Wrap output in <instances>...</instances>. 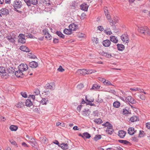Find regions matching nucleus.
<instances>
[{
  "label": "nucleus",
  "mask_w": 150,
  "mask_h": 150,
  "mask_svg": "<svg viewBox=\"0 0 150 150\" xmlns=\"http://www.w3.org/2000/svg\"><path fill=\"white\" fill-rule=\"evenodd\" d=\"M43 33L44 35H45V36L47 35V34L49 33L48 30L47 29H45L43 30Z\"/></svg>",
  "instance_id": "680f3d73"
},
{
  "label": "nucleus",
  "mask_w": 150,
  "mask_h": 150,
  "mask_svg": "<svg viewBox=\"0 0 150 150\" xmlns=\"http://www.w3.org/2000/svg\"><path fill=\"white\" fill-rule=\"evenodd\" d=\"M98 110H96L95 111L93 112L92 115H93L94 116H98Z\"/></svg>",
  "instance_id": "5fc2aeb1"
},
{
  "label": "nucleus",
  "mask_w": 150,
  "mask_h": 150,
  "mask_svg": "<svg viewBox=\"0 0 150 150\" xmlns=\"http://www.w3.org/2000/svg\"><path fill=\"white\" fill-rule=\"evenodd\" d=\"M118 141L121 143L125 144H130V142H129L125 140H119Z\"/></svg>",
  "instance_id": "72a5a7b5"
},
{
  "label": "nucleus",
  "mask_w": 150,
  "mask_h": 150,
  "mask_svg": "<svg viewBox=\"0 0 150 150\" xmlns=\"http://www.w3.org/2000/svg\"><path fill=\"white\" fill-rule=\"evenodd\" d=\"M20 49L21 50L26 52H29L30 51L29 49L25 46H20Z\"/></svg>",
  "instance_id": "6ab92c4d"
},
{
  "label": "nucleus",
  "mask_w": 150,
  "mask_h": 150,
  "mask_svg": "<svg viewBox=\"0 0 150 150\" xmlns=\"http://www.w3.org/2000/svg\"><path fill=\"white\" fill-rule=\"evenodd\" d=\"M121 40L124 42L126 43H128L129 42V38L128 36L126 34H123L120 37Z\"/></svg>",
  "instance_id": "39448f33"
},
{
  "label": "nucleus",
  "mask_w": 150,
  "mask_h": 150,
  "mask_svg": "<svg viewBox=\"0 0 150 150\" xmlns=\"http://www.w3.org/2000/svg\"><path fill=\"white\" fill-rule=\"evenodd\" d=\"M104 84L107 86H109L110 85H112L110 82L108 80L105 79V81L104 83Z\"/></svg>",
  "instance_id": "c9c22d12"
},
{
  "label": "nucleus",
  "mask_w": 150,
  "mask_h": 150,
  "mask_svg": "<svg viewBox=\"0 0 150 150\" xmlns=\"http://www.w3.org/2000/svg\"><path fill=\"white\" fill-rule=\"evenodd\" d=\"M128 133L130 135H133L135 132L134 129L133 127H129L128 130Z\"/></svg>",
  "instance_id": "4be33fe9"
},
{
  "label": "nucleus",
  "mask_w": 150,
  "mask_h": 150,
  "mask_svg": "<svg viewBox=\"0 0 150 150\" xmlns=\"http://www.w3.org/2000/svg\"><path fill=\"white\" fill-rule=\"evenodd\" d=\"M59 146L63 149H68V146L67 144H61Z\"/></svg>",
  "instance_id": "393cba45"
},
{
  "label": "nucleus",
  "mask_w": 150,
  "mask_h": 150,
  "mask_svg": "<svg viewBox=\"0 0 150 150\" xmlns=\"http://www.w3.org/2000/svg\"><path fill=\"white\" fill-rule=\"evenodd\" d=\"M7 39L11 42L13 43L15 40L14 38L12 37L11 36H8L7 37Z\"/></svg>",
  "instance_id": "f704fd0d"
},
{
  "label": "nucleus",
  "mask_w": 150,
  "mask_h": 150,
  "mask_svg": "<svg viewBox=\"0 0 150 150\" xmlns=\"http://www.w3.org/2000/svg\"><path fill=\"white\" fill-rule=\"evenodd\" d=\"M101 138V136L100 135H96L94 138V139L95 141H97L99 139H100Z\"/></svg>",
  "instance_id": "58836bf2"
},
{
  "label": "nucleus",
  "mask_w": 150,
  "mask_h": 150,
  "mask_svg": "<svg viewBox=\"0 0 150 150\" xmlns=\"http://www.w3.org/2000/svg\"><path fill=\"white\" fill-rule=\"evenodd\" d=\"M139 120L138 118L136 116H133L130 118V120L132 122L136 121Z\"/></svg>",
  "instance_id": "a878e982"
},
{
  "label": "nucleus",
  "mask_w": 150,
  "mask_h": 150,
  "mask_svg": "<svg viewBox=\"0 0 150 150\" xmlns=\"http://www.w3.org/2000/svg\"><path fill=\"white\" fill-rule=\"evenodd\" d=\"M100 54L102 56H104L108 58H110L112 56L111 54L102 51L100 52Z\"/></svg>",
  "instance_id": "dca6fc26"
},
{
  "label": "nucleus",
  "mask_w": 150,
  "mask_h": 150,
  "mask_svg": "<svg viewBox=\"0 0 150 150\" xmlns=\"http://www.w3.org/2000/svg\"><path fill=\"white\" fill-rule=\"evenodd\" d=\"M38 63L35 61H32L30 62L29 66L32 68H36L38 66Z\"/></svg>",
  "instance_id": "4468645a"
},
{
  "label": "nucleus",
  "mask_w": 150,
  "mask_h": 150,
  "mask_svg": "<svg viewBox=\"0 0 150 150\" xmlns=\"http://www.w3.org/2000/svg\"><path fill=\"white\" fill-rule=\"evenodd\" d=\"M25 104L26 106L29 107L30 106L32 105V103L31 101L28 99L26 100Z\"/></svg>",
  "instance_id": "cd10ccee"
},
{
  "label": "nucleus",
  "mask_w": 150,
  "mask_h": 150,
  "mask_svg": "<svg viewBox=\"0 0 150 150\" xmlns=\"http://www.w3.org/2000/svg\"><path fill=\"white\" fill-rule=\"evenodd\" d=\"M80 7L82 10L84 11H87L88 6L86 4L83 3L81 5Z\"/></svg>",
  "instance_id": "f3484780"
},
{
  "label": "nucleus",
  "mask_w": 150,
  "mask_h": 150,
  "mask_svg": "<svg viewBox=\"0 0 150 150\" xmlns=\"http://www.w3.org/2000/svg\"><path fill=\"white\" fill-rule=\"evenodd\" d=\"M104 11L106 17H107V15L110 16V15L109 14V13L108 12V11L107 9L105 8L104 10Z\"/></svg>",
  "instance_id": "bf43d9fd"
},
{
  "label": "nucleus",
  "mask_w": 150,
  "mask_h": 150,
  "mask_svg": "<svg viewBox=\"0 0 150 150\" xmlns=\"http://www.w3.org/2000/svg\"><path fill=\"white\" fill-rule=\"evenodd\" d=\"M64 33L66 34L69 35L71 34L72 33V31L70 29H65L64 30Z\"/></svg>",
  "instance_id": "bb28decb"
},
{
  "label": "nucleus",
  "mask_w": 150,
  "mask_h": 150,
  "mask_svg": "<svg viewBox=\"0 0 150 150\" xmlns=\"http://www.w3.org/2000/svg\"><path fill=\"white\" fill-rule=\"evenodd\" d=\"M98 79L100 81L103 82V83H104V81H105V79L100 77H98Z\"/></svg>",
  "instance_id": "e2e57ef3"
},
{
  "label": "nucleus",
  "mask_w": 150,
  "mask_h": 150,
  "mask_svg": "<svg viewBox=\"0 0 150 150\" xmlns=\"http://www.w3.org/2000/svg\"><path fill=\"white\" fill-rule=\"evenodd\" d=\"M122 112L123 113L125 114H127L129 113V111L126 109H123Z\"/></svg>",
  "instance_id": "0e129e2a"
},
{
  "label": "nucleus",
  "mask_w": 150,
  "mask_h": 150,
  "mask_svg": "<svg viewBox=\"0 0 150 150\" xmlns=\"http://www.w3.org/2000/svg\"><path fill=\"white\" fill-rule=\"evenodd\" d=\"M18 42L22 44H24L25 42V35L22 34H19V36Z\"/></svg>",
  "instance_id": "20e7f679"
},
{
  "label": "nucleus",
  "mask_w": 150,
  "mask_h": 150,
  "mask_svg": "<svg viewBox=\"0 0 150 150\" xmlns=\"http://www.w3.org/2000/svg\"><path fill=\"white\" fill-rule=\"evenodd\" d=\"M103 45L105 47H108L110 46L111 44L110 41L108 40H104L103 42Z\"/></svg>",
  "instance_id": "9b49d317"
},
{
  "label": "nucleus",
  "mask_w": 150,
  "mask_h": 150,
  "mask_svg": "<svg viewBox=\"0 0 150 150\" xmlns=\"http://www.w3.org/2000/svg\"><path fill=\"white\" fill-rule=\"evenodd\" d=\"M23 106L24 105L21 102H18L16 105V107L18 108H21L23 107Z\"/></svg>",
  "instance_id": "473e14b6"
},
{
  "label": "nucleus",
  "mask_w": 150,
  "mask_h": 150,
  "mask_svg": "<svg viewBox=\"0 0 150 150\" xmlns=\"http://www.w3.org/2000/svg\"><path fill=\"white\" fill-rule=\"evenodd\" d=\"M83 86H84L83 84L82 83H80L77 86L78 88L80 89L83 88Z\"/></svg>",
  "instance_id": "338daca9"
},
{
  "label": "nucleus",
  "mask_w": 150,
  "mask_h": 150,
  "mask_svg": "<svg viewBox=\"0 0 150 150\" xmlns=\"http://www.w3.org/2000/svg\"><path fill=\"white\" fill-rule=\"evenodd\" d=\"M58 70L60 72H62L64 71V69H63L62 67L60 66L58 69Z\"/></svg>",
  "instance_id": "13d9d810"
},
{
  "label": "nucleus",
  "mask_w": 150,
  "mask_h": 150,
  "mask_svg": "<svg viewBox=\"0 0 150 150\" xmlns=\"http://www.w3.org/2000/svg\"><path fill=\"white\" fill-rule=\"evenodd\" d=\"M125 101L126 102H129L132 104H135L136 103L135 100L131 96H127L125 99Z\"/></svg>",
  "instance_id": "423d86ee"
},
{
  "label": "nucleus",
  "mask_w": 150,
  "mask_h": 150,
  "mask_svg": "<svg viewBox=\"0 0 150 150\" xmlns=\"http://www.w3.org/2000/svg\"><path fill=\"white\" fill-rule=\"evenodd\" d=\"M15 75L17 77H20L23 75V73L22 71H21L18 69V70L15 71L14 72Z\"/></svg>",
  "instance_id": "ddd939ff"
},
{
  "label": "nucleus",
  "mask_w": 150,
  "mask_h": 150,
  "mask_svg": "<svg viewBox=\"0 0 150 150\" xmlns=\"http://www.w3.org/2000/svg\"><path fill=\"white\" fill-rule=\"evenodd\" d=\"M113 106L115 108H118L120 106V103L118 101L114 102L113 103Z\"/></svg>",
  "instance_id": "c756f323"
},
{
  "label": "nucleus",
  "mask_w": 150,
  "mask_h": 150,
  "mask_svg": "<svg viewBox=\"0 0 150 150\" xmlns=\"http://www.w3.org/2000/svg\"><path fill=\"white\" fill-rule=\"evenodd\" d=\"M47 101V100L46 99L43 98L41 100L40 102V103L42 105H46Z\"/></svg>",
  "instance_id": "37998d69"
},
{
  "label": "nucleus",
  "mask_w": 150,
  "mask_h": 150,
  "mask_svg": "<svg viewBox=\"0 0 150 150\" xmlns=\"http://www.w3.org/2000/svg\"><path fill=\"white\" fill-rule=\"evenodd\" d=\"M114 24L116 23L117 22L118 20V18L117 17H114L113 18Z\"/></svg>",
  "instance_id": "3c124183"
},
{
  "label": "nucleus",
  "mask_w": 150,
  "mask_h": 150,
  "mask_svg": "<svg viewBox=\"0 0 150 150\" xmlns=\"http://www.w3.org/2000/svg\"><path fill=\"white\" fill-rule=\"evenodd\" d=\"M0 13L1 14L7 15L9 13V11L6 8H2L0 10Z\"/></svg>",
  "instance_id": "9d476101"
},
{
  "label": "nucleus",
  "mask_w": 150,
  "mask_h": 150,
  "mask_svg": "<svg viewBox=\"0 0 150 150\" xmlns=\"http://www.w3.org/2000/svg\"><path fill=\"white\" fill-rule=\"evenodd\" d=\"M18 69L23 72L26 71L28 69V65L26 64H21L18 67Z\"/></svg>",
  "instance_id": "7ed1b4c3"
},
{
  "label": "nucleus",
  "mask_w": 150,
  "mask_h": 150,
  "mask_svg": "<svg viewBox=\"0 0 150 150\" xmlns=\"http://www.w3.org/2000/svg\"><path fill=\"white\" fill-rule=\"evenodd\" d=\"M78 36L79 38H83L86 36V35L84 34L81 33H79L78 34Z\"/></svg>",
  "instance_id": "603ef678"
},
{
  "label": "nucleus",
  "mask_w": 150,
  "mask_h": 150,
  "mask_svg": "<svg viewBox=\"0 0 150 150\" xmlns=\"http://www.w3.org/2000/svg\"><path fill=\"white\" fill-rule=\"evenodd\" d=\"M9 141L14 146H16L17 145V143L15 141L11 139V140H9Z\"/></svg>",
  "instance_id": "8fccbe9b"
},
{
  "label": "nucleus",
  "mask_w": 150,
  "mask_h": 150,
  "mask_svg": "<svg viewBox=\"0 0 150 150\" xmlns=\"http://www.w3.org/2000/svg\"><path fill=\"white\" fill-rule=\"evenodd\" d=\"M108 20L109 22L110 23H112V25L114 24L113 23V20H112L110 18V16H108L107 15V17H106Z\"/></svg>",
  "instance_id": "4c0bfd02"
},
{
  "label": "nucleus",
  "mask_w": 150,
  "mask_h": 150,
  "mask_svg": "<svg viewBox=\"0 0 150 150\" xmlns=\"http://www.w3.org/2000/svg\"><path fill=\"white\" fill-rule=\"evenodd\" d=\"M146 127L148 129H150V122L146 123Z\"/></svg>",
  "instance_id": "774afa93"
},
{
  "label": "nucleus",
  "mask_w": 150,
  "mask_h": 150,
  "mask_svg": "<svg viewBox=\"0 0 150 150\" xmlns=\"http://www.w3.org/2000/svg\"><path fill=\"white\" fill-rule=\"evenodd\" d=\"M25 2L26 3L27 5L28 6H31V3L30 2L29 0H24Z\"/></svg>",
  "instance_id": "4d7b16f0"
},
{
  "label": "nucleus",
  "mask_w": 150,
  "mask_h": 150,
  "mask_svg": "<svg viewBox=\"0 0 150 150\" xmlns=\"http://www.w3.org/2000/svg\"><path fill=\"white\" fill-rule=\"evenodd\" d=\"M92 41L94 44H96L98 42V39L96 38H93Z\"/></svg>",
  "instance_id": "79ce46f5"
},
{
  "label": "nucleus",
  "mask_w": 150,
  "mask_h": 150,
  "mask_svg": "<svg viewBox=\"0 0 150 150\" xmlns=\"http://www.w3.org/2000/svg\"><path fill=\"white\" fill-rule=\"evenodd\" d=\"M92 70H87L84 69H79L77 70L76 73L78 75H84L86 74H89L92 73Z\"/></svg>",
  "instance_id": "f03ea898"
},
{
  "label": "nucleus",
  "mask_w": 150,
  "mask_h": 150,
  "mask_svg": "<svg viewBox=\"0 0 150 150\" xmlns=\"http://www.w3.org/2000/svg\"><path fill=\"white\" fill-rule=\"evenodd\" d=\"M91 112L88 109H85L83 111H82V114L83 116H87L90 114Z\"/></svg>",
  "instance_id": "1a4fd4ad"
},
{
  "label": "nucleus",
  "mask_w": 150,
  "mask_h": 150,
  "mask_svg": "<svg viewBox=\"0 0 150 150\" xmlns=\"http://www.w3.org/2000/svg\"><path fill=\"white\" fill-rule=\"evenodd\" d=\"M140 98L142 100H144L145 99V96L144 95H141L140 96Z\"/></svg>",
  "instance_id": "69168bd1"
},
{
  "label": "nucleus",
  "mask_w": 150,
  "mask_h": 150,
  "mask_svg": "<svg viewBox=\"0 0 150 150\" xmlns=\"http://www.w3.org/2000/svg\"><path fill=\"white\" fill-rule=\"evenodd\" d=\"M56 34L60 37L62 38H64V35L62 34V33L60 31H57Z\"/></svg>",
  "instance_id": "e433bc0d"
},
{
  "label": "nucleus",
  "mask_w": 150,
  "mask_h": 150,
  "mask_svg": "<svg viewBox=\"0 0 150 150\" xmlns=\"http://www.w3.org/2000/svg\"><path fill=\"white\" fill-rule=\"evenodd\" d=\"M126 132L123 130H120L118 132V136L121 138H124L126 134Z\"/></svg>",
  "instance_id": "412c9836"
},
{
  "label": "nucleus",
  "mask_w": 150,
  "mask_h": 150,
  "mask_svg": "<svg viewBox=\"0 0 150 150\" xmlns=\"http://www.w3.org/2000/svg\"><path fill=\"white\" fill-rule=\"evenodd\" d=\"M139 32L144 34L145 35H148L150 34L149 29L146 26H142L138 28Z\"/></svg>",
  "instance_id": "f257e3e1"
},
{
  "label": "nucleus",
  "mask_w": 150,
  "mask_h": 150,
  "mask_svg": "<svg viewBox=\"0 0 150 150\" xmlns=\"http://www.w3.org/2000/svg\"><path fill=\"white\" fill-rule=\"evenodd\" d=\"M77 26L74 24H70L69 26V28L72 31H74L76 30L77 28Z\"/></svg>",
  "instance_id": "f8f14e48"
},
{
  "label": "nucleus",
  "mask_w": 150,
  "mask_h": 150,
  "mask_svg": "<svg viewBox=\"0 0 150 150\" xmlns=\"http://www.w3.org/2000/svg\"><path fill=\"white\" fill-rule=\"evenodd\" d=\"M94 122L97 124H101L102 123V121L100 118L95 119L94 120Z\"/></svg>",
  "instance_id": "ea45409f"
},
{
  "label": "nucleus",
  "mask_w": 150,
  "mask_h": 150,
  "mask_svg": "<svg viewBox=\"0 0 150 150\" xmlns=\"http://www.w3.org/2000/svg\"><path fill=\"white\" fill-rule=\"evenodd\" d=\"M0 73H5V68L3 67H0Z\"/></svg>",
  "instance_id": "de8ad7c7"
},
{
  "label": "nucleus",
  "mask_w": 150,
  "mask_h": 150,
  "mask_svg": "<svg viewBox=\"0 0 150 150\" xmlns=\"http://www.w3.org/2000/svg\"><path fill=\"white\" fill-rule=\"evenodd\" d=\"M85 100L88 102H92L94 101V98L90 97L89 95H87L86 96Z\"/></svg>",
  "instance_id": "2eb2a0df"
},
{
  "label": "nucleus",
  "mask_w": 150,
  "mask_h": 150,
  "mask_svg": "<svg viewBox=\"0 0 150 150\" xmlns=\"http://www.w3.org/2000/svg\"><path fill=\"white\" fill-rule=\"evenodd\" d=\"M83 134V138L85 137L86 139H89L91 137L90 134L87 132L84 133Z\"/></svg>",
  "instance_id": "7c9ffc66"
},
{
  "label": "nucleus",
  "mask_w": 150,
  "mask_h": 150,
  "mask_svg": "<svg viewBox=\"0 0 150 150\" xmlns=\"http://www.w3.org/2000/svg\"><path fill=\"white\" fill-rule=\"evenodd\" d=\"M117 46L118 50L119 51H122L125 49V46L122 44H117Z\"/></svg>",
  "instance_id": "5701e85b"
},
{
  "label": "nucleus",
  "mask_w": 150,
  "mask_h": 150,
  "mask_svg": "<svg viewBox=\"0 0 150 150\" xmlns=\"http://www.w3.org/2000/svg\"><path fill=\"white\" fill-rule=\"evenodd\" d=\"M21 94L23 97L25 98L27 97V95L25 92H21Z\"/></svg>",
  "instance_id": "6e6d98bb"
},
{
  "label": "nucleus",
  "mask_w": 150,
  "mask_h": 150,
  "mask_svg": "<svg viewBox=\"0 0 150 150\" xmlns=\"http://www.w3.org/2000/svg\"><path fill=\"white\" fill-rule=\"evenodd\" d=\"M40 140L42 142L45 143L46 142L47 138L45 137H41L40 138Z\"/></svg>",
  "instance_id": "c03bdc74"
},
{
  "label": "nucleus",
  "mask_w": 150,
  "mask_h": 150,
  "mask_svg": "<svg viewBox=\"0 0 150 150\" xmlns=\"http://www.w3.org/2000/svg\"><path fill=\"white\" fill-rule=\"evenodd\" d=\"M100 86L98 85L97 84H94L92 87L91 88V90H97L100 88Z\"/></svg>",
  "instance_id": "b1692460"
},
{
  "label": "nucleus",
  "mask_w": 150,
  "mask_h": 150,
  "mask_svg": "<svg viewBox=\"0 0 150 150\" xmlns=\"http://www.w3.org/2000/svg\"><path fill=\"white\" fill-rule=\"evenodd\" d=\"M28 56L30 58L35 59L36 58V57L35 55L31 53H29Z\"/></svg>",
  "instance_id": "a18cd8bd"
},
{
  "label": "nucleus",
  "mask_w": 150,
  "mask_h": 150,
  "mask_svg": "<svg viewBox=\"0 0 150 150\" xmlns=\"http://www.w3.org/2000/svg\"><path fill=\"white\" fill-rule=\"evenodd\" d=\"M8 71L9 73L13 74L14 73L15 70L13 69V67H11L8 69Z\"/></svg>",
  "instance_id": "2f4dec72"
},
{
  "label": "nucleus",
  "mask_w": 150,
  "mask_h": 150,
  "mask_svg": "<svg viewBox=\"0 0 150 150\" xmlns=\"http://www.w3.org/2000/svg\"><path fill=\"white\" fill-rule=\"evenodd\" d=\"M34 94L35 95H38L40 93V91L38 89H36L34 91Z\"/></svg>",
  "instance_id": "864d4df0"
},
{
  "label": "nucleus",
  "mask_w": 150,
  "mask_h": 150,
  "mask_svg": "<svg viewBox=\"0 0 150 150\" xmlns=\"http://www.w3.org/2000/svg\"><path fill=\"white\" fill-rule=\"evenodd\" d=\"M54 85L53 83L50 84L48 83L47 84L45 87V89H50V90L53 89L54 88Z\"/></svg>",
  "instance_id": "6e6552de"
},
{
  "label": "nucleus",
  "mask_w": 150,
  "mask_h": 150,
  "mask_svg": "<svg viewBox=\"0 0 150 150\" xmlns=\"http://www.w3.org/2000/svg\"><path fill=\"white\" fill-rule=\"evenodd\" d=\"M18 127L17 126L11 125L10 127V129L12 131H16L18 129Z\"/></svg>",
  "instance_id": "c85d7f7f"
},
{
  "label": "nucleus",
  "mask_w": 150,
  "mask_h": 150,
  "mask_svg": "<svg viewBox=\"0 0 150 150\" xmlns=\"http://www.w3.org/2000/svg\"><path fill=\"white\" fill-rule=\"evenodd\" d=\"M45 38L48 40H50L52 39V37L49 33H47L45 36Z\"/></svg>",
  "instance_id": "09e8293b"
},
{
  "label": "nucleus",
  "mask_w": 150,
  "mask_h": 150,
  "mask_svg": "<svg viewBox=\"0 0 150 150\" xmlns=\"http://www.w3.org/2000/svg\"><path fill=\"white\" fill-rule=\"evenodd\" d=\"M30 144L32 146L34 147L36 145V144H37V142L35 141L33 142L30 143Z\"/></svg>",
  "instance_id": "052dcab7"
},
{
  "label": "nucleus",
  "mask_w": 150,
  "mask_h": 150,
  "mask_svg": "<svg viewBox=\"0 0 150 150\" xmlns=\"http://www.w3.org/2000/svg\"><path fill=\"white\" fill-rule=\"evenodd\" d=\"M103 125L105 126V127H111L112 126V125L110 124V123L108 122H106L105 124Z\"/></svg>",
  "instance_id": "49530a36"
},
{
  "label": "nucleus",
  "mask_w": 150,
  "mask_h": 150,
  "mask_svg": "<svg viewBox=\"0 0 150 150\" xmlns=\"http://www.w3.org/2000/svg\"><path fill=\"white\" fill-rule=\"evenodd\" d=\"M113 131L112 126L107 127V129L106 130V132L108 134L111 135L112 134Z\"/></svg>",
  "instance_id": "a211bd4d"
},
{
  "label": "nucleus",
  "mask_w": 150,
  "mask_h": 150,
  "mask_svg": "<svg viewBox=\"0 0 150 150\" xmlns=\"http://www.w3.org/2000/svg\"><path fill=\"white\" fill-rule=\"evenodd\" d=\"M29 1L31 3V4H32L34 5H35L38 4L37 0H29Z\"/></svg>",
  "instance_id": "a19ab883"
},
{
  "label": "nucleus",
  "mask_w": 150,
  "mask_h": 150,
  "mask_svg": "<svg viewBox=\"0 0 150 150\" xmlns=\"http://www.w3.org/2000/svg\"><path fill=\"white\" fill-rule=\"evenodd\" d=\"M110 40L114 43H117L118 42V40L117 37L114 36H111L110 37Z\"/></svg>",
  "instance_id": "aec40b11"
},
{
  "label": "nucleus",
  "mask_w": 150,
  "mask_h": 150,
  "mask_svg": "<svg viewBox=\"0 0 150 150\" xmlns=\"http://www.w3.org/2000/svg\"><path fill=\"white\" fill-rule=\"evenodd\" d=\"M22 6V3L21 1H16L14 2L13 6L15 8H21Z\"/></svg>",
  "instance_id": "0eeeda50"
}]
</instances>
